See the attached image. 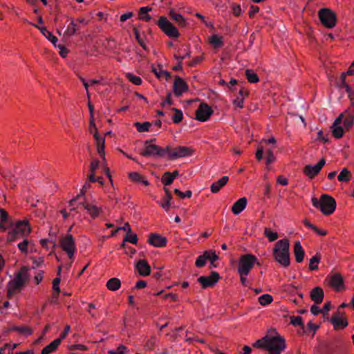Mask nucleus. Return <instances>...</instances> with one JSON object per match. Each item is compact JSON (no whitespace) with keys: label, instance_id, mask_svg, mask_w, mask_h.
<instances>
[{"label":"nucleus","instance_id":"obj_1","mask_svg":"<svg viewBox=\"0 0 354 354\" xmlns=\"http://www.w3.org/2000/svg\"><path fill=\"white\" fill-rule=\"evenodd\" d=\"M253 347L263 348L268 351V354H280L286 348L285 339L280 336L268 337L266 335L263 338L257 340Z\"/></svg>","mask_w":354,"mask_h":354},{"label":"nucleus","instance_id":"obj_2","mask_svg":"<svg viewBox=\"0 0 354 354\" xmlns=\"http://www.w3.org/2000/svg\"><path fill=\"white\" fill-rule=\"evenodd\" d=\"M275 261L283 268H288L290 264V241L287 238L278 241L272 250Z\"/></svg>","mask_w":354,"mask_h":354},{"label":"nucleus","instance_id":"obj_3","mask_svg":"<svg viewBox=\"0 0 354 354\" xmlns=\"http://www.w3.org/2000/svg\"><path fill=\"white\" fill-rule=\"evenodd\" d=\"M12 230L8 232L7 243H11L19 239L26 238L32 232V227L27 219L19 220L12 223Z\"/></svg>","mask_w":354,"mask_h":354},{"label":"nucleus","instance_id":"obj_4","mask_svg":"<svg viewBox=\"0 0 354 354\" xmlns=\"http://www.w3.org/2000/svg\"><path fill=\"white\" fill-rule=\"evenodd\" d=\"M311 201L313 205L319 209L324 215H330L336 209L337 203L335 198L328 194H322L319 199L313 197Z\"/></svg>","mask_w":354,"mask_h":354},{"label":"nucleus","instance_id":"obj_5","mask_svg":"<svg viewBox=\"0 0 354 354\" xmlns=\"http://www.w3.org/2000/svg\"><path fill=\"white\" fill-rule=\"evenodd\" d=\"M152 140L145 142V149L140 152L144 157L163 158L167 154L169 147L162 148L157 145L151 144Z\"/></svg>","mask_w":354,"mask_h":354},{"label":"nucleus","instance_id":"obj_6","mask_svg":"<svg viewBox=\"0 0 354 354\" xmlns=\"http://www.w3.org/2000/svg\"><path fill=\"white\" fill-rule=\"evenodd\" d=\"M318 16L322 24L327 28H333L337 24V15L330 8L320 9L318 12Z\"/></svg>","mask_w":354,"mask_h":354},{"label":"nucleus","instance_id":"obj_7","mask_svg":"<svg viewBox=\"0 0 354 354\" xmlns=\"http://www.w3.org/2000/svg\"><path fill=\"white\" fill-rule=\"evenodd\" d=\"M257 258L252 254H243L239 257L237 272H242V274H249L251 270L254 268Z\"/></svg>","mask_w":354,"mask_h":354},{"label":"nucleus","instance_id":"obj_8","mask_svg":"<svg viewBox=\"0 0 354 354\" xmlns=\"http://www.w3.org/2000/svg\"><path fill=\"white\" fill-rule=\"evenodd\" d=\"M71 207V211H76L77 208L82 207L86 211V213L91 216L92 219L97 218L101 214L103 213V209L102 207L96 206L95 205L90 203L86 198L83 199V201H79L77 207H75V205Z\"/></svg>","mask_w":354,"mask_h":354},{"label":"nucleus","instance_id":"obj_9","mask_svg":"<svg viewBox=\"0 0 354 354\" xmlns=\"http://www.w3.org/2000/svg\"><path fill=\"white\" fill-rule=\"evenodd\" d=\"M169 149L167 151L169 160H176L180 158L190 156L194 153V149L190 147L177 146L172 149L171 146L167 145Z\"/></svg>","mask_w":354,"mask_h":354},{"label":"nucleus","instance_id":"obj_10","mask_svg":"<svg viewBox=\"0 0 354 354\" xmlns=\"http://www.w3.org/2000/svg\"><path fill=\"white\" fill-rule=\"evenodd\" d=\"M158 26L161 30L171 38H178L180 33L178 29L165 16H161L158 22Z\"/></svg>","mask_w":354,"mask_h":354},{"label":"nucleus","instance_id":"obj_11","mask_svg":"<svg viewBox=\"0 0 354 354\" xmlns=\"http://www.w3.org/2000/svg\"><path fill=\"white\" fill-rule=\"evenodd\" d=\"M59 245L70 259H73L76 250V245L73 236L68 234L61 239Z\"/></svg>","mask_w":354,"mask_h":354},{"label":"nucleus","instance_id":"obj_12","mask_svg":"<svg viewBox=\"0 0 354 354\" xmlns=\"http://www.w3.org/2000/svg\"><path fill=\"white\" fill-rule=\"evenodd\" d=\"M330 322L332 324L334 330H338L345 328L348 325L345 313L337 310L331 317Z\"/></svg>","mask_w":354,"mask_h":354},{"label":"nucleus","instance_id":"obj_13","mask_svg":"<svg viewBox=\"0 0 354 354\" xmlns=\"http://www.w3.org/2000/svg\"><path fill=\"white\" fill-rule=\"evenodd\" d=\"M325 164L326 159L324 158H322L315 165H306L303 168V173L309 179H313L319 174L320 171L325 165Z\"/></svg>","mask_w":354,"mask_h":354},{"label":"nucleus","instance_id":"obj_14","mask_svg":"<svg viewBox=\"0 0 354 354\" xmlns=\"http://www.w3.org/2000/svg\"><path fill=\"white\" fill-rule=\"evenodd\" d=\"M213 113L214 111L209 105L207 103L202 102L199 104L196 111L195 119L200 122L207 121Z\"/></svg>","mask_w":354,"mask_h":354},{"label":"nucleus","instance_id":"obj_15","mask_svg":"<svg viewBox=\"0 0 354 354\" xmlns=\"http://www.w3.org/2000/svg\"><path fill=\"white\" fill-rule=\"evenodd\" d=\"M220 279V274L217 272L213 271L209 276H201L198 278V281L201 284L203 289H206L214 286Z\"/></svg>","mask_w":354,"mask_h":354},{"label":"nucleus","instance_id":"obj_16","mask_svg":"<svg viewBox=\"0 0 354 354\" xmlns=\"http://www.w3.org/2000/svg\"><path fill=\"white\" fill-rule=\"evenodd\" d=\"M173 91L176 97H180L183 93L189 91V86L182 77L176 75L174 82Z\"/></svg>","mask_w":354,"mask_h":354},{"label":"nucleus","instance_id":"obj_17","mask_svg":"<svg viewBox=\"0 0 354 354\" xmlns=\"http://www.w3.org/2000/svg\"><path fill=\"white\" fill-rule=\"evenodd\" d=\"M329 285L337 292H341L345 290L344 278L342 275L339 272H337L331 276L329 281Z\"/></svg>","mask_w":354,"mask_h":354},{"label":"nucleus","instance_id":"obj_18","mask_svg":"<svg viewBox=\"0 0 354 354\" xmlns=\"http://www.w3.org/2000/svg\"><path fill=\"white\" fill-rule=\"evenodd\" d=\"M147 242L149 243V244L154 247L162 248L166 246L167 243V239L166 237L162 236L159 234L151 233L149 235Z\"/></svg>","mask_w":354,"mask_h":354},{"label":"nucleus","instance_id":"obj_19","mask_svg":"<svg viewBox=\"0 0 354 354\" xmlns=\"http://www.w3.org/2000/svg\"><path fill=\"white\" fill-rule=\"evenodd\" d=\"M136 268L140 276L147 277L151 273V266L145 259L139 260L136 264Z\"/></svg>","mask_w":354,"mask_h":354},{"label":"nucleus","instance_id":"obj_20","mask_svg":"<svg viewBox=\"0 0 354 354\" xmlns=\"http://www.w3.org/2000/svg\"><path fill=\"white\" fill-rule=\"evenodd\" d=\"M28 270L29 268L28 267L23 266L19 272L15 274L13 280L19 282L22 286H24L29 280Z\"/></svg>","mask_w":354,"mask_h":354},{"label":"nucleus","instance_id":"obj_21","mask_svg":"<svg viewBox=\"0 0 354 354\" xmlns=\"http://www.w3.org/2000/svg\"><path fill=\"white\" fill-rule=\"evenodd\" d=\"M310 297L316 304H320L324 297V290L319 286L314 288L310 292Z\"/></svg>","mask_w":354,"mask_h":354},{"label":"nucleus","instance_id":"obj_22","mask_svg":"<svg viewBox=\"0 0 354 354\" xmlns=\"http://www.w3.org/2000/svg\"><path fill=\"white\" fill-rule=\"evenodd\" d=\"M293 253L297 263H300L304 261L305 252L300 241H297L295 243L293 246Z\"/></svg>","mask_w":354,"mask_h":354},{"label":"nucleus","instance_id":"obj_23","mask_svg":"<svg viewBox=\"0 0 354 354\" xmlns=\"http://www.w3.org/2000/svg\"><path fill=\"white\" fill-rule=\"evenodd\" d=\"M347 115L343 120V124L345 130L349 131L354 125V109L350 107L346 110Z\"/></svg>","mask_w":354,"mask_h":354},{"label":"nucleus","instance_id":"obj_24","mask_svg":"<svg viewBox=\"0 0 354 354\" xmlns=\"http://www.w3.org/2000/svg\"><path fill=\"white\" fill-rule=\"evenodd\" d=\"M248 203V199L242 197L236 201L232 207V212L234 214H239L245 207Z\"/></svg>","mask_w":354,"mask_h":354},{"label":"nucleus","instance_id":"obj_25","mask_svg":"<svg viewBox=\"0 0 354 354\" xmlns=\"http://www.w3.org/2000/svg\"><path fill=\"white\" fill-rule=\"evenodd\" d=\"M23 287L19 282L13 279L11 280L7 285V297L10 299L17 291H20Z\"/></svg>","mask_w":354,"mask_h":354},{"label":"nucleus","instance_id":"obj_26","mask_svg":"<svg viewBox=\"0 0 354 354\" xmlns=\"http://www.w3.org/2000/svg\"><path fill=\"white\" fill-rule=\"evenodd\" d=\"M91 187V183L90 182H86L84 185H83L82 189L80 190V192L79 194H77L75 197L72 198L69 202L68 205L69 206H74L75 203L79 201H80L82 198H85V194L87 191Z\"/></svg>","mask_w":354,"mask_h":354},{"label":"nucleus","instance_id":"obj_27","mask_svg":"<svg viewBox=\"0 0 354 354\" xmlns=\"http://www.w3.org/2000/svg\"><path fill=\"white\" fill-rule=\"evenodd\" d=\"M30 25H32V26L38 28L41 32L42 33V35L46 38L48 39L49 41H50L52 42L53 44H54L55 46H56V42L57 41V38L53 35L52 32L48 31L46 27L44 26H39L38 25L35 24H33V23H30Z\"/></svg>","mask_w":354,"mask_h":354},{"label":"nucleus","instance_id":"obj_28","mask_svg":"<svg viewBox=\"0 0 354 354\" xmlns=\"http://www.w3.org/2000/svg\"><path fill=\"white\" fill-rule=\"evenodd\" d=\"M229 180L227 176H224L218 180L213 183L210 187L211 192L214 194L218 193L222 187H223Z\"/></svg>","mask_w":354,"mask_h":354},{"label":"nucleus","instance_id":"obj_29","mask_svg":"<svg viewBox=\"0 0 354 354\" xmlns=\"http://www.w3.org/2000/svg\"><path fill=\"white\" fill-rule=\"evenodd\" d=\"M60 339H55L51 343L46 346L41 351V354H50L57 351L60 345Z\"/></svg>","mask_w":354,"mask_h":354},{"label":"nucleus","instance_id":"obj_30","mask_svg":"<svg viewBox=\"0 0 354 354\" xmlns=\"http://www.w3.org/2000/svg\"><path fill=\"white\" fill-rule=\"evenodd\" d=\"M121 281L117 277H113L106 281V287L109 290L116 291L121 287Z\"/></svg>","mask_w":354,"mask_h":354},{"label":"nucleus","instance_id":"obj_31","mask_svg":"<svg viewBox=\"0 0 354 354\" xmlns=\"http://www.w3.org/2000/svg\"><path fill=\"white\" fill-rule=\"evenodd\" d=\"M129 178L131 181L134 183H141L145 186H148L149 183L147 180L145 179V177L138 172H130L128 174Z\"/></svg>","mask_w":354,"mask_h":354},{"label":"nucleus","instance_id":"obj_32","mask_svg":"<svg viewBox=\"0 0 354 354\" xmlns=\"http://www.w3.org/2000/svg\"><path fill=\"white\" fill-rule=\"evenodd\" d=\"M169 15L173 20L178 23L180 27L185 28L187 26V22L181 14L176 13L174 10H171Z\"/></svg>","mask_w":354,"mask_h":354},{"label":"nucleus","instance_id":"obj_33","mask_svg":"<svg viewBox=\"0 0 354 354\" xmlns=\"http://www.w3.org/2000/svg\"><path fill=\"white\" fill-rule=\"evenodd\" d=\"M321 254L317 252L315 255H314L310 259L309 262L308 269L310 271H314L318 270V265L321 261Z\"/></svg>","mask_w":354,"mask_h":354},{"label":"nucleus","instance_id":"obj_34","mask_svg":"<svg viewBox=\"0 0 354 354\" xmlns=\"http://www.w3.org/2000/svg\"><path fill=\"white\" fill-rule=\"evenodd\" d=\"M151 10V8L149 7H141L138 12V19L147 22L149 21L151 19V17L147 12Z\"/></svg>","mask_w":354,"mask_h":354},{"label":"nucleus","instance_id":"obj_35","mask_svg":"<svg viewBox=\"0 0 354 354\" xmlns=\"http://www.w3.org/2000/svg\"><path fill=\"white\" fill-rule=\"evenodd\" d=\"M303 223L305 226L309 227L312 230H313L315 232H316L317 234L320 236H326L327 234V231L324 230L319 229L316 225L311 223L308 219H304L303 221Z\"/></svg>","mask_w":354,"mask_h":354},{"label":"nucleus","instance_id":"obj_36","mask_svg":"<svg viewBox=\"0 0 354 354\" xmlns=\"http://www.w3.org/2000/svg\"><path fill=\"white\" fill-rule=\"evenodd\" d=\"M352 178L351 171L347 168H343L337 176L339 182H348Z\"/></svg>","mask_w":354,"mask_h":354},{"label":"nucleus","instance_id":"obj_37","mask_svg":"<svg viewBox=\"0 0 354 354\" xmlns=\"http://www.w3.org/2000/svg\"><path fill=\"white\" fill-rule=\"evenodd\" d=\"M333 136L337 139H339L343 137L345 131V129L340 125L330 127Z\"/></svg>","mask_w":354,"mask_h":354},{"label":"nucleus","instance_id":"obj_38","mask_svg":"<svg viewBox=\"0 0 354 354\" xmlns=\"http://www.w3.org/2000/svg\"><path fill=\"white\" fill-rule=\"evenodd\" d=\"M191 55L190 50H188L185 55H183V57H180L179 55H174V58L177 60H178V62L172 68V70L174 71H182V60L184 59L186 57H189Z\"/></svg>","mask_w":354,"mask_h":354},{"label":"nucleus","instance_id":"obj_39","mask_svg":"<svg viewBox=\"0 0 354 354\" xmlns=\"http://www.w3.org/2000/svg\"><path fill=\"white\" fill-rule=\"evenodd\" d=\"M209 252H210L205 250L203 254L198 257L195 262V265L197 268H202L205 265L208 258L207 254H209Z\"/></svg>","mask_w":354,"mask_h":354},{"label":"nucleus","instance_id":"obj_40","mask_svg":"<svg viewBox=\"0 0 354 354\" xmlns=\"http://www.w3.org/2000/svg\"><path fill=\"white\" fill-rule=\"evenodd\" d=\"M209 42L213 45L214 48H221L223 46V37L217 35L211 36Z\"/></svg>","mask_w":354,"mask_h":354},{"label":"nucleus","instance_id":"obj_41","mask_svg":"<svg viewBox=\"0 0 354 354\" xmlns=\"http://www.w3.org/2000/svg\"><path fill=\"white\" fill-rule=\"evenodd\" d=\"M245 76L250 83H257L259 82V76L252 70L247 69Z\"/></svg>","mask_w":354,"mask_h":354},{"label":"nucleus","instance_id":"obj_42","mask_svg":"<svg viewBox=\"0 0 354 354\" xmlns=\"http://www.w3.org/2000/svg\"><path fill=\"white\" fill-rule=\"evenodd\" d=\"M11 330L17 331L19 333L24 335H31L32 333V330L30 327L27 326H13L11 328Z\"/></svg>","mask_w":354,"mask_h":354},{"label":"nucleus","instance_id":"obj_43","mask_svg":"<svg viewBox=\"0 0 354 354\" xmlns=\"http://www.w3.org/2000/svg\"><path fill=\"white\" fill-rule=\"evenodd\" d=\"M290 324H292L293 326H301L302 330H303V333H307V331L305 330L304 324V322H303V319H302L301 317H300V316H297V317L291 316L290 317Z\"/></svg>","mask_w":354,"mask_h":354},{"label":"nucleus","instance_id":"obj_44","mask_svg":"<svg viewBox=\"0 0 354 354\" xmlns=\"http://www.w3.org/2000/svg\"><path fill=\"white\" fill-rule=\"evenodd\" d=\"M264 235L268 238L269 241L272 242L277 240L279 237V234L277 232L271 230L270 228L266 227L264 230Z\"/></svg>","mask_w":354,"mask_h":354},{"label":"nucleus","instance_id":"obj_45","mask_svg":"<svg viewBox=\"0 0 354 354\" xmlns=\"http://www.w3.org/2000/svg\"><path fill=\"white\" fill-rule=\"evenodd\" d=\"M158 67L160 68V71H158L157 69L153 66H152V72L156 75V76L158 78H160L161 76L164 75L165 76L166 80H169L171 77V73L167 71L162 70L161 65L159 64Z\"/></svg>","mask_w":354,"mask_h":354},{"label":"nucleus","instance_id":"obj_46","mask_svg":"<svg viewBox=\"0 0 354 354\" xmlns=\"http://www.w3.org/2000/svg\"><path fill=\"white\" fill-rule=\"evenodd\" d=\"M134 126L138 132H145L149 131L151 124L149 122H145L143 123L136 122L134 123Z\"/></svg>","mask_w":354,"mask_h":354},{"label":"nucleus","instance_id":"obj_47","mask_svg":"<svg viewBox=\"0 0 354 354\" xmlns=\"http://www.w3.org/2000/svg\"><path fill=\"white\" fill-rule=\"evenodd\" d=\"M171 110L175 112L172 116V121L174 124H178L183 120V114L181 110L176 108H172Z\"/></svg>","mask_w":354,"mask_h":354},{"label":"nucleus","instance_id":"obj_48","mask_svg":"<svg viewBox=\"0 0 354 354\" xmlns=\"http://www.w3.org/2000/svg\"><path fill=\"white\" fill-rule=\"evenodd\" d=\"M272 301V296L269 294H264L259 297V302L262 306L270 304Z\"/></svg>","mask_w":354,"mask_h":354},{"label":"nucleus","instance_id":"obj_49","mask_svg":"<svg viewBox=\"0 0 354 354\" xmlns=\"http://www.w3.org/2000/svg\"><path fill=\"white\" fill-rule=\"evenodd\" d=\"M171 172L166 171L163 174L161 181L165 186L170 185L174 182Z\"/></svg>","mask_w":354,"mask_h":354},{"label":"nucleus","instance_id":"obj_50","mask_svg":"<svg viewBox=\"0 0 354 354\" xmlns=\"http://www.w3.org/2000/svg\"><path fill=\"white\" fill-rule=\"evenodd\" d=\"M17 344H13L12 346L9 343H6L2 347L0 348V354H3L6 351H8V354H11L12 351L17 348Z\"/></svg>","mask_w":354,"mask_h":354},{"label":"nucleus","instance_id":"obj_51","mask_svg":"<svg viewBox=\"0 0 354 354\" xmlns=\"http://www.w3.org/2000/svg\"><path fill=\"white\" fill-rule=\"evenodd\" d=\"M29 244V241L26 238H24L23 241L19 243L17 245L19 251L23 254L28 253V245Z\"/></svg>","mask_w":354,"mask_h":354},{"label":"nucleus","instance_id":"obj_52","mask_svg":"<svg viewBox=\"0 0 354 354\" xmlns=\"http://www.w3.org/2000/svg\"><path fill=\"white\" fill-rule=\"evenodd\" d=\"M133 32L135 34L136 39L138 41V44L140 45V46L144 50H148L146 44H145L143 39L141 38V37L140 35L139 30H138V28H133Z\"/></svg>","mask_w":354,"mask_h":354},{"label":"nucleus","instance_id":"obj_53","mask_svg":"<svg viewBox=\"0 0 354 354\" xmlns=\"http://www.w3.org/2000/svg\"><path fill=\"white\" fill-rule=\"evenodd\" d=\"M127 77L129 81L134 84L135 85H140L142 82V79L138 76H135L132 73H127Z\"/></svg>","mask_w":354,"mask_h":354},{"label":"nucleus","instance_id":"obj_54","mask_svg":"<svg viewBox=\"0 0 354 354\" xmlns=\"http://www.w3.org/2000/svg\"><path fill=\"white\" fill-rule=\"evenodd\" d=\"M174 192V194L180 198H184L185 197L191 198L192 196V192L191 190H187L185 192H183L180 189L176 188Z\"/></svg>","mask_w":354,"mask_h":354},{"label":"nucleus","instance_id":"obj_55","mask_svg":"<svg viewBox=\"0 0 354 354\" xmlns=\"http://www.w3.org/2000/svg\"><path fill=\"white\" fill-rule=\"evenodd\" d=\"M124 239V241L129 242L133 244H137L138 243V236L136 234L128 232Z\"/></svg>","mask_w":354,"mask_h":354},{"label":"nucleus","instance_id":"obj_56","mask_svg":"<svg viewBox=\"0 0 354 354\" xmlns=\"http://www.w3.org/2000/svg\"><path fill=\"white\" fill-rule=\"evenodd\" d=\"M76 28L77 24L74 22L73 19H71V22L70 25L68 26V28L66 31V34L68 36H72L75 35V33L76 32Z\"/></svg>","mask_w":354,"mask_h":354},{"label":"nucleus","instance_id":"obj_57","mask_svg":"<svg viewBox=\"0 0 354 354\" xmlns=\"http://www.w3.org/2000/svg\"><path fill=\"white\" fill-rule=\"evenodd\" d=\"M127 350V348L120 344L116 350H110L108 351L109 354H125L126 351Z\"/></svg>","mask_w":354,"mask_h":354},{"label":"nucleus","instance_id":"obj_58","mask_svg":"<svg viewBox=\"0 0 354 354\" xmlns=\"http://www.w3.org/2000/svg\"><path fill=\"white\" fill-rule=\"evenodd\" d=\"M94 130H95V133H94L93 136L96 141V145L98 146V145H100V144L104 145L105 138L104 137H100L99 136L98 131H97V129L96 127H95V128H94Z\"/></svg>","mask_w":354,"mask_h":354},{"label":"nucleus","instance_id":"obj_59","mask_svg":"<svg viewBox=\"0 0 354 354\" xmlns=\"http://www.w3.org/2000/svg\"><path fill=\"white\" fill-rule=\"evenodd\" d=\"M207 252H210L209 254H207L208 258L207 260L210 261V264H214L215 261L218 259V255L216 254V252L213 250H206Z\"/></svg>","mask_w":354,"mask_h":354},{"label":"nucleus","instance_id":"obj_60","mask_svg":"<svg viewBox=\"0 0 354 354\" xmlns=\"http://www.w3.org/2000/svg\"><path fill=\"white\" fill-rule=\"evenodd\" d=\"M156 344V337H151L150 339H149L147 342L145 343V347L149 350L151 351L153 349L154 346Z\"/></svg>","mask_w":354,"mask_h":354},{"label":"nucleus","instance_id":"obj_61","mask_svg":"<svg viewBox=\"0 0 354 354\" xmlns=\"http://www.w3.org/2000/svg\"><path fill=\"white\" fill-rule=\"evenodd\" d=\"M347 115V113L344 111L343 113H340L339 116L335 120V121L333 123V125L334 126H338L340 125L341 122L344 120V118H346Z\"/></svg>","mask_w":354,"mask_h":354},{"label":"nucleus","instance_id":"obj_62","mask_svg":"<svg viewBox=\"0 0 354 354\" xmlns=\"http://www.w3.org/2000/svg\"><path fill=\"white\" fill-rule=\"evenodd\" d=\"M203 56L196 57L190 62L188 63V66L189 67H194L196 65L200 64L203 60Z\"/></svg>","mask_w":354,"mask_h":354},{"label":"nucleus","instance_id":"obj_63","mask_svg":"<svg viewBox=\"0 0 354 354\" xmlns=\"http://www.w3.org/2000/svg\"><path fill=\"white\" fill-rule=\"evenodd\" d=\"M61 279L59 277H57L55 278L53 281V290L55 292H60V288H59V283H60Z\"/></svg>","mask_w":354,"mask_h":354},{"label":"nucleus","instance_id":"obj_64","mask_svg":"<svg viewBox=\"0 0 354 354\" xmlns=\"http://www.w3.org/2000/svg\"><path fill=\"white\" fill-rule=\"evenodd\" d=\"M59 50V55L62 57L65 58L67 57L68 54V50L62 44H59L57 46Z\"/></svg>","mask_w":354,"mask_h":354}]
</instances>
